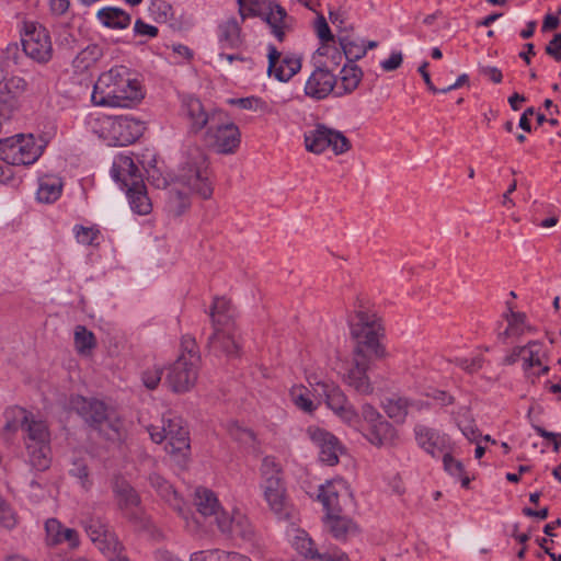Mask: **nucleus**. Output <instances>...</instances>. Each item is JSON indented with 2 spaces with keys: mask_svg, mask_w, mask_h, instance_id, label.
I'll return each mask as SVG.
<instances>
[{
  "mask_svg": "<svg viewBox=\"0 0 561 561\" xmlns=\"http://www.w3.org/2000/svg\"><path fill=\"white\" fill-rule=\"evenodd\" d=\"M227 103L231 105H237L244 110L268 112V106L266 102H264L262 99L257 96L229 99Z\"/></svg>",
  "mask_w": 561,
  "mask_h": 561,
  "instance_id": "6e6d98bb",
  "label": "nucleus"
},
{
  "mask_svg": "<svg viewBox=\"0 0 561 561\" xmlns=\"http://www.w3.org/2000/svg\"><path fill=\"white\" fill-rule=\"evenodd\" d=\"M339 41L343 55L351 61L358 60L366 55V41L351 33H341Z\"/></svg>",
  "mask_w": 561,
  "mask_h": 561,
  "instance_id": "58836bf2",
  "label": "nucleus"
},
{
  "mask_svg": "<svg viewBox=\"0 0 561 561\" xmlns=\"http://www.w3.org/2000/svg\"><path fill=\"white\" fill-rule=\"evenodd\" d=\"M457 427L469 442L478 443L480 434L474 420H459Z\"/></svg>",
  "mask_w": 561,
  "mask_h": 561,
  "instance_id": "052dcab7",
  "label": "nucleus"
},
{
  "mask_svg": "<svg viewBox=\"0 0 561 561\" xmlns=\"http://www.w3.org/2000/svg\"><path fill=\"white\" fill-rule=\"evenodd\" d=\"M455 363L466 373L474 374L483 367L484 358L477 355L471 358H456Z\"/></svg>",
  "mask_w": 561,
  "mask_h": 561,
  "instance_id": "13d9d810",
  "label": "nucleus"
},
{
  "mask_svg": "<svg viewBox=\"0 0 561 561\" xmlns=\"http://www.w3.org/2000/svg\"><path fill=\"white\" fill-rule=\"evenodd\" d=\"M22 45L25 54L37 62H48L53 57L49 33L35 21L23 22Z\"/></svg>",
  "mask_w": 561,
  "mask_h": 561,
  "instance_id": "9d476101",
  "label": "nucleus"
},
{
  "mask_svg": "<svg viewBox=\"0 0 561 561\" xmlns=\"http://www.w3.org/2000/svg\"><path fill=\"white\" fill-rule=\"evenodd\" d=\"M113 494L124 516L134 522H144L140 497L127 481L116 479L113 483Z\"/></svg>",
  "mask_w": 561,
  "mask_h": 561,
  "instance_id": "dca6fc26",
  "label": "nucleus"
},
{
  "mask_svg": "<svg viewBox=\"0 0 561 561\" xmlns=\"http://www.w3.org/2000/svg\"><path fill=\"white\" fill-rule=\"evenodd\" d=\"M335 84V76L328 68L317 65L305 84V93L312 99L322 100L334 91Z\"/></svg>",
  "mask_w": 561,
  "mask_h": 561,
  "instance_id": "5701e85b",
  "label": "nucleus"
},
{
  "mask_svg": "<svg viewBox=\"0 0 561 561\" xmlns=\"http://www.w3.org/2000/svg\"><path fill=\"white\" fill-rule=\"evenodd\" d=\"M134 33L138 36L156 37L158 28L151 24H147L141 20H137L134 25Z\"/></svg>",
  "mask_w": 561,
  "mask_h": 561,
  "instance_id": "69168bd1",
  "label": "nucleus"
},
{
  "mask_svg": "<svg viewBox=\"0 0 561 561\" xmlns=\"http://www.w3.org/2000/svg\"><path fill=\"white\" fill-rule=\"evenodd\" d=\"M72 232L78 243L83 245H98L101 236L96 226L75 225Z\"/></svg>",
  "mask_w": 561,
  "mask_h": 561,
  "instance_id": "de8ad7c7",
  "label": "nucleus"
},
{
  "mask_svg": "<svg viewBox=\"0 0 561 561\" xmlns=\"http://www.w3.org/2000/svg\"><path fill=\"white\" fill-rule=\"evenodd\" d=\"M414 436L417 446L434 458L446 454L449 448L448 435L426 425H415Z\"/></svg>",
  "mask_w": 561,
  "mask_h": 561,
  "instance_id": "6ab92c4d",
  "label": "nucleus"
},
{
  "mask_svg": "<svg viewBox=\"0 0 561 561\" xmlns=\"http://www.w3.org/2000/svg\"><path fill=\"white\" fill-rule=\"evenodd\" d=\"M191 461V439L187 427H178V467L186 469Z\"/></svg>",
  "mask_w": 561,
  "mask_h": 561,
  "instance_id": "a18cd8bd",
  "label": "nucleus"
},
{
  "mask_svg": "<svg viewBox=\"0 0 561 561\" xmlns=\"http://www.w3.org/2000/svg\"><path fill=\"white\" fill-rule=\"evenodd\" d=\"M209 348L215 355L236 356L239 344L233 336L232 329L215 330L209 339Z\"/></svg>",
  "mask_w": 561,
  "mask_h": 561,
  "instance_id": "7c9ffc66",
  "label": "nucleus"
},
{
  "mask_svg": "<svg viewBox=\"0 0 561 561\" xmlns=\"http://www.w3.org/2000/svg\"><path fill=\"white\" fill-rule=\"evenodd\" d=\"M62 192L61 179L55 175H45L39 180L37 198L43 203L56 202Z\"/></svg>",
  "mask_w": 561,
  "mask_h": 561,
  "instance_id": "a19ab883",
  "label": "nucleus"
},
{
  "mask_svg": "<svg viewBox=\"0 0 561 561\" xmlns=\"http://www.w3.org/2000/svg\"><path fill=\"white\" fill-rule=\"evenodd\" d=\"M111 174L125 191L144 183L142 174L135 159L127 154L121 153L114 158Z\"/></svg>",
  "mask_w": 561,
  "mask_h": 561,
  "instance_id": "a211bd4d",
  "label": "nucleus"
},
{
  "mask_svg": "<svg viewBox=\"0 0 561 561\" xmlns=\"http://www.w3.org/2000/svg\"><path fill=\"white\" fill-rule=\"evenodd\" d=\"M289 541L293 548L306 559H317L320 554L309 535L299 528L291 527L288 533Z\"/></svg>",
  "mask_w": 561,
  "mask_h": 561,
  "instance_id": "c9c22d12",
  "label": "nucleus"
},
{
  "mask_svg": "<svg viewBox=\"0 0 561 561\" xmlns=\"http://www.w3.org/2000/svg\"><path fill=\"white\" fill-rule=\"evenodd\" d=\"M443 463H444V469L451 477L459 480L461 483V486H463V488L469 486L470 479L467 476V473L465 472V468H463V465L461 463V461L455 459L451 455L446 453L443 455Z\"/></svg>",
  "mask_w": 561,
  "mask_h": 561,
  "instance_id": "49530a36",
  "label": "nucleus"
},
{
  "mask_svg": "<svg viewBox=\"0 0 561 561\" xmlns=\"http://www.w3.org/2000/svg\"><path fill=\"white\" fill-rule=\"evenodd\" d=\"M307 151L320 154L331 148L335 154H342L351 148L348 139L339 130L317 125L304 135Z\"/></svg>",
  "mask_w": 561,
  "mask_h": 561,
  "instance_id": "9b49d317",
  "label": "nucleus"
},
{
  "mask_svg": "<svg viewBox=\"0 0 561 561\" xmlns=\"http://www.w3.org/2000/svg\"><path fill=\"white\" fill-rule=\"evenodd\" d=\"M214 193V181L209 161L201 148L183 153L178 170V210L191 206L190 195L209 199Z\"/></svg>",
  "mask_w": 561,
  "mask_h": 561,
  "instance_id": "f03ea898",
  "label": "nucleus"
},
{
  "mask_svg": "<svg viewBox=\"0 0 561 561\" xmlns=\"http://www.w3.org/2000/svg\"><path fill=\"white\" fill-rule=\"evenodd\" d=\"M318 499L328 514L336 513L352 503L353 492L344 479L335 478L320 486Z\"/></svg>",
  "mask_w": 561,
  "mask_h": 561,
  "instance_id": "ddd939ff",
  "label": "nucleus"
},
{
  "mask_svg": "<svg viewBox=\"0 0 561 561\" xmlns=\"http://www.w3.org/2000/svg\"><path fill=\"white\" fill-rule=\"evenodd\" d=\"M351 325L352 336L355 340L354 354L376 359L385 355L380 344L382 327L376 314L358 311Z\"/></svg>",
  "mask_w": 561,
  "mask_h": 561,
  "instance_id": "0eeeda50",
  "label": "nucleus"
},
{
  "mask_svg": "<svg viewBox=\"0 0 561 561\" xmlns=\"http://www.w3.org/2000/svg\"><path fill=\"white\" fill-rule=\"evenodd\" d=\"M82 524L90 539L110 561H128L122 545L108 531L107 525L100 517L91 516Z\"/></svg>",
  "mask_w": 561,
  "mask_h": 561,
  "instance_id": "f8f14e48",
  "label": "nucleus"
},
{
  "mask_svg": "<svg viewBox=\"0 0 561 561\" xmlns=\"http://www.w3.org/2000/svg\"><path fill=\"white\" fill-rule=\"evenodd\" d=\"M28 462L36 470L44 471L50 466V446L49 443L25 446Z\"/></svg>",
  "mask_w": 561,
  "mask_h": 561,
  "instance_id": "c03bdc74",
  "label": "nucleus"
},
{
  "mask_svg": "<svg viewBox=\"0 0 561 561\" xmlns=\"http://www.w3.org/2000/svg\"><path fill=\"white\" fill-rule=\"evenodd\" d=\"M210 318L215 330L232 329L234 309L226 297H216L210 307Z\"/></svg>",
  "mask_w": 561,
  "mask_h": 561,
  "instance_id": "c756f323",
  "label": "nucleus"
},
{
  "mask_svg": "<svg viewBox=\"0 0 561 561\" xmlns=\"http://www.w3.org/2000/svg\"><path fill=\"white\" fill-rule=\"evenodd\" d=\"M202 355L195 337L183 335L178 347V392L192 390L198 380Z\"/></svg>",
  "mask_w": 561,
  "mask_h": 561,
  "instance_id": "6e6552de",
  "label": "nucleus"
},
{
  "mask_svg": "<svg viewBox=\"0 0 561 561\" xmlns=\"http://www.w3.org/2000/svg\"><path fill=\"white\" fill-rule=\"evenodd\" d=\"M70 407L91 426L102 432L108 439L119 436L123 423L113 408L96 399L76 396Z\"/></svg>",
  "mask_w": 561,
  "mask_h": 561,
  "instance_id": "423d86ee",
  "label": "nucleus"
},
{
  "mask_svg": "<svg viewBox=\"0 0 561 561\" xmlns=\"http://www.w3.org/2000/svg\"><path fill=\"white\" fill-rule=\"evenodd\" d=\"M318 66L328 68L329 65L339 66L343 59V51L335 46V41L323 42L312 57Z\"/></svg>",
  "mask_w": 561,
  "mask_h": 561,
  "instance_id": "79ce46f5",
  "label": "nucleus"
},
{
  "mask_svg": "<svg viewBox=\"0 0 561 561\" xmlns=\"http://www.w3.org/2000/svg\"><path fill=\"white\" fill-rule=\"evenodd\" d=\"M402 54L400 51H392L390 56L380 62V67L385 71H393L402 64Z\"/></svg>",
  "mask_w": 561,
  "mask_h": 561,
  "instance_id": "338daca9",
  "label": "nucleus"
},
{
  "mask_svg": "<svg viewBox=\"0 0 561 561\" xmlns=\"http://www.w3.org/2000/svg\"><path fill=\"white\" fill-rule=\"evenodd\" d=\"M270 4L261 16L270 25L272 34L282 42L291 27V19L287 15L285 9L275 1L270 0Z\"/></svg>",
  "mask_w": 561,
  "mask_h": 561,
  "instance_id": "bb28decb",
  "label": "nucleus"
},
{
  "mask_svg": "<svg viewBox=\"0 0 561 561\" xmlns=\"http://www.w3.org/2000/svg\"><path fill=\"white\" fill-rule=\"evenodd\" d=\"M95 346L94 334L85 327L78 325L75 329V347L78 353L87 354Z\"/></svg>",
  "mask_w": 561,
  "mask_h": 561,
  "instance_id": "09e8293b",
  "label": "nucleus"
},
{
  "mask_svg": "<svg viewBox=\"0 0 561 561\" xmlns=\"http://www.w3.org/2000/svg\"><path fill=\"white\" fill-rule=\"evenodd\" d=\"M43 146L32 134L0 140V159L11 165L32 164L42 154Z\"/></svg>",
  "mask_w": 561,
  "mask_h": 561,
  "instance_id": "1a4fd4ad",
  "label": "nucleus"
},
{
  "mask_svg": "<svg viewBox=\"0 0 561 561\" xmlns=\"http://www.w3.org/2000/svg\"><path fill=\"white\" fill-rule=\"evenodd\" d=\"M374 359L375 358L354 354L353 365L343 377L344 382L362 394H370L373 392V386L367 376V370L370 362Z\"/></svg>",
  "mask_w": 561,
  "mask_h": 561,
  "instance_id": "b1692460",
  "label": "nucleus"
},
{
  "mask_svg": "<svg viewBox=\"0 0 561 561\" xmlns=\"http://www.w3.org/2000/svg\"><path fill=\"white\" fill-rule=\"evenodd\" d=\"M45 533V542L47 546L55 547L67 543L70 549H76L80 545L78 531L72 528L65 527L56 518H49L46 520Z\"/></svg>",
  "mask_w": 561,
  "mask_h": 561,
  "instance_id": "393cba45",
  "label": "nucleus"
},
{
  "mask_svg": "<svg viewBox=\"0 0 561 561\" xmlns=\"http://www.w3.org/2000/svg\"><path fill=\"white\" fill-rule=\"evenodd\" d=\"M193 500L198 513L205 517L213 516L221 506L216 494L204 486L196 488Z\"/></svg>",
  "mask_w": 561,
  "mask_h": 561,
  "instance_id": "4c0bfd02",
  "label": "nucleus"
},
{
  "mask_svg": "<svg viewBox=\"0 0 561 561\" xmlns=\"http://www.w3.org/2000/svg\"><path fill=\"white\" fill-rule=\"evenodd\" d=\"M314 30L321 43L334 41L331 30L323 15L318 16L316 20Z\"/></svg>",
  "mask_w": 561,
  "mask_h": 561,
  "instance_id": "0e129e2a",
  "label": "nucleus"
},
{
  "mask_svg": "<svg viewBox=\"0 0 561 561\" xmlns=\"http://www.w3.org/2000/svg\"><path fill=\"white\" fill-rule=\"evenodd\" d=\"M137 161L147 170L150 176L154 179V174L159 172L154 153L147 149L141 156V159L137 158Z\"/></svg>",
  "mask_w": 561,
  "mask_h": 561,
  "instance_id": "e2e57ef3",
  "label": "nucleus"
},
{
  "mask_svg": "<svg viewBox=\"0 0 561 561\" xmlns=\"http://www.w3.org/2000/svg\"><path fill=\"white\" fill-rule=\"evenodd\" d=\"M261 489L268 508L278 518H288L291 513L283 468L279 461L273 456L263 458L261 468Z\"/></svg>",
  "mask_w": 561,
  "mask_h": 561,
  "instance_id": "39448f33",
  "label": "nucleus"
},
{
  "mask_svg": "<svg viewBox=\"0 0 561 561\" xmlns=\"http://www.w3.org/2000/svg\"><path fill=\"white\" fill-rule=\"evenodd\" d=\"M217 38L220 49H238L243 43L238 21L234 18H228L220 22L217 28Z\"/></svg>",
  "mask_w": 561,
  "mask_h": 561,
  "instance_id": "c85d7f7f",
  "label": "nucleus"
},
{
  "mask_svg": "<svg viewBox=\"0 0 561 561\" xmlns=\"http://www.w3.org/2000/svg\"><path fill=\"white\" fill-rule=\"evenodd\" d=\"M239 5V14L242 20L251 16H261L270 0H237Z\"/></svg>",
  "mask_w": 561,
  "mask_h": 561,
  "instance_id": "8fccbe9b",
  "label": "nucleus"
},
{
  "mask_svg": "<svg viewBox=\"0 0 561 561\" xmlns=\"http://www.w3.org/2000/svg\"><path fill=\"white\" fill-rule=\"evenodd\" d=\"M290 400L294 405L305 413L312 414L321 405L320 398L312 396L311 387L304 385H294L289 391Z\"/></svg>",
  "mask_w": 561,
  "mask_h": 561,
  "instance_id": "72a5a7b5",
  "label": "nucleus"
},
{
  "mask_svg": "<svg viewBox=\"0 0 561 561\" xmlns=\"http://www.w3.org/2000/svg\"><path fill=\"white\" fill-rule=\"evenodd\" d=\"M366 439L376 447H389L398 440L397 430L386 420H381L374 424V426H360Z\"/></svg>",
  "mask_w": 561,
  "mask_h": 561,
  "instance_id": "cd10ccee",
  "label": "nucleus"
},
{
  "mask_svg": "<svg viewBox=\"0 0 561 561\" xmlns=\"http://www.w3.org/2000/svg\"><path fill=\"white\" fill-rule=\"evenodd\" d=\"M179 117L181 125L188 134H197L208 123L209 114L202 101L193 95H186L181 100Z\"/></svg>",
  "mask_w": 561,
  "mask_h": 561,
  "instance_id": "4468645a",
  "label": "nucleus"
},
{
  "mask_svg": "<svg viewBox=\"0 0 561 561\" xmlns=\"http://www.w3.org/2000/svg\"><path fill=\"white\" fill-rule=\"evenodd\" d=\"M126 195L134 213L138 215H147L151 211L152 204L148 197L145 183L127 190Z\"/></svg>",
  "mask_w": 561,
  "mask_h": 561,
  "instance_id": "37998d69",
  "label": "nucleus"
},
{
  "mask_svg": "<svg viewBox=\"0 0 561 561\" xmlns=\"http://www.w3.org/2000/svg\"><path fill=\"white\" fill-rule=\"evenodd\" d=\"M363 79L362 69L354 64L345 65L340 72L341 84L336 88L335 94L351 93L357 89Z\"/></svg>",
  "mask_w": 561,
  "mask_h": 561,
  "instance_id": "ea45409f",
  "label": "nucleus"
},
{
  "mask_svg": "<svg viewBox=\"0 0 561 561\" xmlns=\"http://www.w3.org/2000/svg\"><path fill=\"white\" fill-rule=\"evenodd\" d=\"M149 434H150L151 439L157 444H161L164 439H169V443L165 446V450L170 454H173L175 451V447L172 443L173 436L171 435L172 434L171 432L169 434H167L164 427L159 428V427L152 426L149 428Z\"/></svg>",
  "mask_w": 561,
  "mask_h": 561,
  "instance_id": "bf43d9fd",
  "label": "nucleus"
},
{
  "mask_svg": "<svg viewBox=\"0 0 561 561\" xmlns=\"http://www.w3.org/2000/svg\"><path fill=\"white\" fill-rule=\"evenodd\" d=\"M307 434L311 442L320 449L321 461L333 466L339 461L342 447L335 436L318 426H310Z\"/></svg>",
  "mask_w": 561,
  "mask_h": 561,
  "instance_id": "412c9836",
  "label": "nucleus"
},
{
  "mask_svg": "<svg viewBox=\"0 0 561 561\" xmlns=\"http://www.w3.org/2000/svg\"><path fill=\"white\" fill-rule=\"evenodd\" d=\"M19 516L3 497L0 500V527L11 530L16 527Z\"/></svg>",
  "mask_w": 561,
  "mask_h": 561,
  "instance_id": "864d4df0",
  "label": "nucleus"
},
{
  "mask_svg": "<svg viewBox=\"0 0 561 561\" xmlns=\"http://www.w3.org/2000/svg\"><path fill=\"white\" fill-rule=\"evenodd\" d=\"M383 417L381 414L373 405L364 404L362 407V416H359V425L355 427L360 430V426H374L375 423L381 421Z\"/></svg>",
  "mask_w": 561,
  "mask_h": 561,
  "instance_id": "4d7b16f0",
  "label": "nucleus"
},
{
  "mask_svg": "<svg viewBox=\"0 0 561 561\" xmlns=\"http://www.w3.org/2000/svg\"><path fill=\"white\" fill-rule=\"evenodd\" d=\"M306 381L311 387L312 396L320 398L321 403L324 402L341 421L351 426L359 425V415L345 393L335 382L328 379L322 370H307Z\"/></svg>",
  "mask_w": 561,
  "mask_h": 561,
  "instance_id": "20e7f679",
  "label": "nucleus"
},
{
  "mask_svg": "<svg viewBox=\"0 0 561 561\" xmlns=\"http://www.w3.org/2000/svg\"><path fill=\"white\" fill-rule=\"evenodd\" d=\"M69 473L79 480L81 488L89 491L92 486V481L89 478L88 466L83 460H73Z\"/></svg>",
  "mask_w": 561,
  "mask_h": 561,
  "instance_id": "5fc2aeb1",
  "label": "nucleus"
},
{
  "mask_svg": "<svg viewBox=\"0 0 561 561\" xmlns=\"http://www.w3.org/2000/svg\"><path fill=\"white\" fill-rule=\"evenodd\" d=\"M503 318L507 325L503 331L499 332V339L518 337L531 332V327L527 323L525 313L514 311L508 307Z\"/></svg>",
  "mask_w": 561,
  "mask_h": 561,
  "instance_id": "2f4dec72",
  "label": "nucleus"
},
{
  "mask_svg": "<svg viewBox=\"0 0 561 561\" xmlns=\"http://www.w3.org/2000/svg\"><path fill=\"white\" fill-rule=\"evenodd\" d=\"M98 21L106 28L125 30L131 22L129 13L117 7H104L96 12Z\"/></svg>",
  "mask_w": 561,
  "mask_h": 561,
  "instance_id": "473e14b6",
  "label": "nucleus"
},
{
  "mask_svg": "<svg viewBox=\"0 0 561 561\" xmlns=\"http://www.w3.org/2000/svg\"><path fill=\"white\" fill-rule=\"evenodd\" d=\"M382 407L386 414L397 423H403L411 411L421 409L419 402L401 397L388 399Z\"/></svg>",
  "mask_w": 561,
  "mask_h": 561,
  "instance_id": "f704fd0d",
  "label": "nucleus"
},
{
  "mask_svg": "<svg viewBox=\"0 0 561 561\" xmlns=\"http://www.w3.org/2000/svg\"><path fill=\"white\" fill-rule=\"evenodd\" d=\"M98 59V48L95 46H88L82 49L73 59L72 65L79 72H83L92 67Z\"/></svg>",
  "mask_w": 561,
  "mask_h": 561,
  "instance_id": "3c124183",
  "label": "nucleus"
},
{
  "mask_svg": "<svg viewBox=\"0 0 561 561\" xmlns=\"http://www.w3.org/2000/svg\"><path fill=\"white\" fill-rule=\"evenodd\" d=\"M523 369L528 377L538 378L550 370L546 363V351L540 342L531 341L519 347Z\"/></svg>",
  "mask_w": 561,
  "mask_h": 561,
  "instance_id": "aec40b11",
  "label": "nucleus"
},
{
  "mask_svg": "<svg viewBox=\"0 0 561 561\" xmlns=\"http://www.w3.org/2000/svg\"><path fill=\"white\" fill-rule=\"evenodd\" d=\"M25 82L20 78H12L3 83H0V118L9 119L18 111L19 94L15 90L24 88Z\"/></svg>",
  "mask_w": 561,
  "mask_h": 561,
  "instance_id": "a878e982",
  "label": "nucleus"
},
{
  "mask_svg": "<svg viewBox=\"0 0 561 561\" xmlns=\"http://www.w3.org/2000/svg\"><path fill=\"white\" fill-rule=\"evenodd\" d=\"M328 527L335 538H342L353 528V523L335 513H330L328 514Z\"/></svg>",
  "mask_w": 561,
  "mask_h": 561,
  "instance_id": "603ef678",
  "label": "nucleus"
},
{
  "mask_svg": "<svg viewBox=\"0 0 561 561\" xmlns=\"http://www.w3.org/2000/svg\"><path fill=\"white\" fill-rule=\"evenodd\" d=\"M144 98L145 90L138 75L123 65L102 72L91 95L94 105L125 108L139 104Z\"/></svg>",
  "mask_w": 561,
  "mask_h": 561,
  "instance_id": "f257e3e1",
  "label": "nucleus"
},
{
  "mask_svg": "<svg viewBox=\"0 0 561 561\" xmlns=\"http://www.w3.org/2000/svg\"><path fill=\"white\" fill-rule=\"evenodd\" d=\"M213 516L221 533H241L247 524V518L238 510H233L232 513H229L220 506L218 512Z\"/></svg>",
  "mask_w": 561,
  "mask_h": 561,
  "instance_id": "e433bc0d",
  "label": "nucleus"
},
{
  "mask_svg": "<svg viewBox=\"0 0 561 561\" xmlns=\"http://www.w3.org/2000/svg\"><path fill=\"white\" fill-rule=\"evenodd\" d=\"M267 58L268 76L282 82L290 80L301 68V59L297 55L290 53L283 54L273 45H268Z\"/></svg>",
  "mask_w": 561,
  "mask_h": 561,
  "instance_id": "2eb2a0df",
  "label": "nucleus"
},
{
  "mask_svg": "<svg viewBox=\"0 0 561 561\" xmlns=\"http://www.w3.org/2000/svg\"><path fill=\"white\" fill-rule=\"evenodd\" d=\"M89 130L108 146H128L146 130V123L130 115L91 114L87 121Z\"/></svg>",
  "mask_w": 561,
  "mask_h": 561,
  "instance_id": "7ed1b4c3",
  "label": "nucleus"
},
{
  "mask_svg": "<svg viewBox=\"0 0 561 561\" xmlns=\"http://www.w3.org/2000/svg\"><path fill=\"white\" fill-rule=\"evenodd\" d=\"M15 417L25 434V446L50 442L48 427L44 421L24 409H18Z\"/></svg>",
  "mask_w": 561,
  "mask_h": 561,
  "instance_id": "4be33fe9",
  "label": "nucleus"
},
{
  "mask_svg": "<svg viewBox=\"0 0 561 561\" xmlns=\"http://www.w3.org/2000/svg\"><path fill=\"white\" fill-rule=\"evenodd\" d=\"M191 561H228V552L222 550H208L195 553Z\"/></svg>",
  "mask_w": 561,
  "mask_h": 561,
  "instance_id": "680f3d73",
  "label": "nucleus"
},
{
  "mask_svg": "<svg viewBox=\"0 0 561 561\" xmlns=\"http://www.w3.org/2000/svg\"><path fill=\"white\" fill-rule=\"evenodd\" d=\"M546 53L556 61H561V33L556 34L546 46Z\"/></svg>",
  "mask_w": 561,
  "mask_h": 561,
  "instance_id": "774afa93",
  "label": "nucleus"
},
{
  "mask_svg": "<svg viewBox=\"0 0 561 561\" xmlns=\"http://www.w3.org/2000/svg\"><path fill=\"white\" fill-rule=\"evenodd\" d=\"M210 145L224 154H230L237 151L241 142V133L239 127L232 122H226L216 127L208 128L206 133Z\"/></svg>",
  "mask_w": 561,
  "mask_h": 561,
  "instance_id": "f3484780",
  "label": "nucleus"
}]
</instances>
